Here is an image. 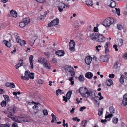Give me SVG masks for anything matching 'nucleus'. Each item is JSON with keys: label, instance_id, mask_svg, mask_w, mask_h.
Wrapping results in <instances>:
<instances>
[{"label": "nucleus", "instance_id": "f257e3e1", "mask_svg": "<svg viewBox=\"0 0 127 127\" xmlns=\"http://www.w3.org/2000/svg\"><path fill=\"white\" fill-rule=\"evenodd\" d=\"M9 118L12 119L15 122L21 123L22 121L25 122V120H24V118L19 116H15L13 114H11L8 116Z\"/></svg>", "mask_w": 127, "mask_h": 127}, {"label": "nucleus", "instance_id": "f03ea898", "mask_svg": "<svg viewBox=\"0 0 127 127\" xmlns=\"http://www.w3.org/2000/svg\"><path fill=\"white\" fill-rule=\"evenodd\" d=\"M114 22V19L109 18L105 19L102 22V24L106 27H109Z\"/></svg>", "mask_w": 127, "mask_h": 127}, {"label": "nucleus", "instance_id": "7ed1b4c3", "mask_svg": "<svg viewBox=\"0 0 127 127\" xmlns=\"http://www.w3.org/2000/svg\"><path fill=\"white\" fill-rule=\"evenodd\" d=\"M110 56L109 55H102L99 59V61L101 62H107L108 61Z\"/></svg>", "mask_w": 127, "mask_h": 127}, {"label": "nucleus", "instance_id": "20e7f679", "mask_svg": "<svg viewBox=\"0 0 127 127\" xmlns=\"http://www.w3.org/2000/svg\"><path fill=\"white\" fill-rule=\"evenodd\" d=\"M95 92L93 90L89 91L87 89L84 95L85 97H87L89 96H91L94 97L95 95Z\"/></svg>", "mask_w": 127, "mask_h": 127}, {"label": "nucleus", "instance_id": "39448f33", "mask_svg": "<svg viewBox=\"0 0 127 127\" xmlns=\"http://www.w3.org/2000/svg\"><path fill=\"white\" fill-rule=\"evenodd\" d=\"M59 23V20L57 18L53 20L49 23L48 26L49 27H51L58 25Z\"/></svg>", "mask_w": 127, "mask_h": 127}, {"label": "nucleus", "instance_id": "423d86ee", "mask_svg": "<svg viewBox=\"0 0 127 127\" xmlns=\"http://www.w3.org/2000/svg\"><path fill=\"white\" fill-rule=\"evenodd\" d=\"M16 109V107L15 106H13L11 107H9L8 108V110L9 112L8 115L12 114V113H15Z\"/></svg>", "mask_w": 127, "mask_h": 127}, {"label": "nucleus", "instance_id": "0eeeda50", "mask_svg": "<svg viewBox=\"0 0 127 127\" xmlns=\"http://www.w3.org/2000/svg\"><path fill=\"white\" fill-rule=\"evenodd\" d=\"M98 34L95 33H91L89 36V37L90 39L93 40L97 41Z\"/></svg>", "mask_w": 127, "mask_h": 127}, {"label": "nucleus", "instance_id": "6e6552de", "mask_svg": "<svg viewBox=\"0 0 127 127\" xmlns=\"http://www.w3.org/2000/svg\"><path fill=\"white\" fill-rule=\"evenodd\" d=\"M87 89L86 88L82 87L80 88L79 89V92L83 97L85 95V93Z\"/></svg>", "mask_w": 127, "mask_h": 127}, {"label": "nucleus", "instance_id": "1a4fd4ad", "mask_svg": "<svg viewBox=\"0 0 127 127\" xmlns=\"http://www.w3.org/2000/svg\"><path fill=\"white\" fill-rule=\"evenodd\" d=\"M107 4L109 6L111 7H114L116 5V2L112 0H108Z\"/></svg>", "mask_w": 127, "mask_h": 127}, {"label": "nucleus", "instance_id": "9d476101", "mask_svg": "<svg viewBox=\"0 0 127 127\" xmlns=\"http://www.w3.org/2000/svg\"><path fill=\"white\" fill-rule=\"evenodd\" d=\"M97 40L100 42H103L105 40V38L102 35L98 34Z\"/></svg>", "mask_w": 127, "mask_h": 127}, {"label": "nucleus", "instance_id": "9b49d317", "mask_svg": "<svg viewBox=\"0 0 127 127\" xmlns=\"http://www.w3.org/2000/svg\"><path fill=\"white\" fill-rule=\"evenodd\" d=\"M75 45L74 41L72 40H70L69 42V49L71 51L73 50Z\"/></svg>", "mask_w": 127, "mask_h": 127}, {"label": "nucleus", "instance_id": "f8f14e48", "mask_svg": "<svg viewBox=\"0 0 127 127\" xmlns=\"http://www.w3.org/2000/svg\"><path fill=\"white\" fill-rule=\"evenodd\" d=\"M92 58L90 56H88L85 59V62L88 65H89L91 64L92 60Z\"/></svg>", "mask_w": 127, "mask_h": 127}, {"label": "nucleus", "instance_id": "ddd939ff", "mask_svg": "<svg viewBox=\"0 0 127 127\" xmlns=\"http://www.w3.org/2000/svg\"><path fill=\"white\" fill-rule=\"evenodd\" d=\"M43 66L46 69H49L50 68V64L47 60L43 64Z\"/></svg>", "mask_w": 127, "mask_h": 127}, {"label": "nucleus", "instance_id": "4468645a", "mask_svg": "<svg viewBox=\"0 0 127 127\" xmlns=\"http://www.w3.org/2000/svg\"><path fill=\"white\" fill-rule=\"evenodd\" d=\"M122 103L124 106H125L127 105V94L124 95Z\"/></svg>", "mask_w": 127, "mask_h": 127}, {"label": "nucleus", "instance_id": "2eb2a0df", "mask_svg": "<svg viewBox=\"0 0 127 127\" xmlns=\"http://www.w3.org/2000/svg\"><path fill=\"white\" fill-rule=\"evenodd\" d=\"M10 14L11 16L13 17L16 18L17 15V12L13 10H12L10 12Z\"/></svg>", "mask_w": 127, "mask_h": 127}, {"label": "nucleus", "instance_id": "dca6fc26", "mask_svg": "<svg viewBox=\"0 0 127 127\" xmlns=\"http://www.w3.org/2000/svg\"><path fill=\"white\" fill-rule=\"evenodd\" d=\"M56 54L59 56H62L64 54V52L63 51L60 50L56 51Z\"/></svg>", "mask_w": 127, "mask_h": 127}, {"label": "nucleus", "instance_id": "f3484780", "mask_svg": "<svg viewBox=\"0 0 127 127\" xmlns=\"http://www.w3.org/2000/svg\"><path fill=\"white\" fill-rule=\"evenodd\" d=\"M23 60H19V64H17L15 66V67L16 69H18L21 66L23 65Z\"/></svg>", "mask_w": 127, "mask_h": 127}, {"label": "nucleus", "instance_id": "a211bd4d", "mask_svg": "<svg viewBox=\"0 0 127 127\" xmlns=\"http://www.w3.org/2000/svg\"><path fill=\"white\" fill-rule=\"evenodd\" d=\"M46 60L45 58L40 57L38 58V61L39 63L43 64Z\"/></svg>", "mask_w": 127, "mask_h": 127}, {"label": "nucleus", "instance_id": "6ab92c4d", "mask_svg": "<svg viewBox=\"0 0 127 127\" xmlns=\"http://www.w3.org/2000/svg\"><path fill=\"white\" fill-rule=\"evenodd\" d=\"M65 69L66 71L70 72L71 71H72V69H73V68L70 66H65Z\"/></svg>", "mask_w": 127, "mask_h": 127}, {"label": "nucleus", "instance_id": "aec40b11", "mask_svg": "<svg viewBox=\"0 0 127 127\" xmlns=\"http://www.w3.org/2000/svg\"><path fill=\"white\" fill-rule=\"evenodd\" d=\"M93 76L92 73L90 72H88L85 74V77L89 79L91 78Z\"/></svg>", "mask_w": 127, "mask_h": 127}, {"label": "nucleus", "instance_id": "412c9836", "mask_svg": "<svg viewBox=\"0 0 127 127\" xmlns=\"http://www.w3.org/2000/svg\"><path fill=\"white\" fill-rule=\"evenodd\" d=\"M29 73L30 72L29 71H25V80H28L29 79Z\"/></svg>", "mask_w": 127, "mask_h": 127}, {"label": "nucleus", "instance_id": "4be33fe9", "mask_svg": "<svg viewBox=\"0 0 127 127\" xmlns=\"http://www.w3.org/2000/svg\"><path fill=\"white\" fill-rule=\"evenodd\" d=\"M110 44L109 42L106 43L105 45L104 46V47L105 48V53H107L109 52V48L108 45Z\"/></svg>", "mask_w": 127, "mask_h": 127}, {"label": "nucleus", "instance_id": "5701e85b", "mask_svg": "<svg viewBox=\"0 0 127 127\" xmlns=\"http://www.w3.org/2000/svg\"><path fill=\"white\" fill-rule=\"evenodd\" d=\"M33 57L32 55H30L29 57V61L31 68L32 69L33 68Z\"/></svg>", "mask_w": 127, "mask_h": 127}, {"label": "nucleus", "instance_id": "b1692460", "mask_svg": "<svg viewBox=\"0 0 127 127\" xmlns=\"http://www.w3.org/2000/svg\"><path fill=\"white\" fill-rule=\"evenodd\" d=\"M3 42L8 47H10L11 46V44L10 42L8 41L4 40L3 41Z\"/></svg>", "mask_w": 127, "mask_h": 127}, {"label": "nucleus", "instance_id": "393cba45", "mask_svg": "<svg viewBox=\"0 0 127 127\" xmlns=\"http://www.w3.org/2000/svg\"><path fill=\"white\" fill-rule=\"evenodd\" d=\"M30 19L28 17H27L24 18L23 21L26 25H28L30 22Z\"/></svg>", "mask_w": 127, "mask_h": 127}, {"label": "nucleus", "instance_id": "a878e982", "mask_svg": "<svg viewBox=\"0 0 127 127\" xmlns=\"http://www.w3.org/2000/svg\"><path fill=\"white\" fill-rule=\"evenodd\" d=\"M113 83V81L110 79L107 80L106 82V84L108 86H110Z\"/></svg>", "mask_w": 127, "mask_h": 127}, {"label": "nucleus", "instance_id": "bb28decb", "mask_svg": "<svg viewBox=\"0 0 127 127\" xmlns=\"http://www.w3.org/2000/svg\"><path fill=\"white\" fill-rule=\"evenodd\" d=\"M72 93V91H69L67 92L66 95V97L67 98V99H70Z\"/></svg>", "mask_w": 127, "mask_h": 127}, {"label": "nucleus", "instance_id": "cd10ccee", "mask_svg": "<svg viewBox=\"0 0 127 127\" xmlns=\"http://www.w3.org/2000/svg\"><path fill=\"white\" fill-rule=\"evenodd\" d=\"M125 77H124V75H121L119 80L121 84H123L124 83V79Z\"/></svg>", "mask_w": 127, "mask_h": 127}, {"label": "nucleus", "instance_id": "c85d7f7f", "mask_svg": "<svg viewBox=\"0 0 127 127\" xmlns=\"http://www.w3.org/2000/svg\"><path fill=\"white\" fill-rule=\"evenodd\" d=\"M1 80L3 82H4L6 81V77L5 75H1Z\"/></svg>", "mask_w": 127, "mask_h": 127}, {"label": "nucleus", "instance_id": "c756f323", "mask_svg": "<svg viewBox=\"0 0 127 127\" xmlns=\"http://www.w3.org/2000/svg\"><path fill=\"white\" fill-rule=\"evenodd\" d=\"M112 11L113 12H116L117 13V14L118 16L120 15V10L119 8H115L114 10H113Z\"/></svg>", "mask_w": 127, "mask_h": 127}, {"label": "nucleus", "instance_id": "7c9ffc66", "mask_svg": "<svg viewBox=\"0 0 127 127\" xmlns=\"http://www.w3.org/2000/svg\"><path fill=\"white\" fill-rule=\"evenodd\" d=\"M78 79L81 82H83L85 79L84 76L82 75H80L78 78Z\"/></svg>", "mask_w": 127, "mask_h": 127}, {"label": "nucleus", "instance_id": "2f4dec72", "mask_svg": "<svg viewBox=\"0 0 127 127\" xmlns=\"http://www.w3.org/2000/svg\"><path fill=\"white\" fill-rule=\"evenodd\" d=\"M37 36H34L32 37L31 39L32 41H31V42L30 43V44L31 45L32 44L31 43H32V42H33L32 43V45H33L34 44L35 41L37 39Z\"/></svg>", "mask_w": 127, "mask_h": 127}, {"label": "nucleus", "instance_id": "473e14b6", "mask_svg": "<svg viewBox=\"0 0 127 127\" xmlns=\"http://www.w3.org/2000/svg\"><path fill=\"white\" fill-rule=\"evenodd\" d=\"M109 111L111 113H113L115 112V110L113 106H111L109 108Z\"/></svg>", "mask_w": 127, "mask_h": 127}, {"label": "nucleus", "instance_id": "72a5a7b5", "mask_svg": "<svg viewBox=\"0 0 127 127\" xmlns=\"http://www.w3.org/2000/svg\"><path fill=\"white\" fill-rule=\"evenodd\" d=\"M103 111V109L102 108H100L98 109V114L99 116H100L102 114Z\"/></svg>", "mask_w": 127, "mask_h": 127}, {"label": "nucleus", "instance_id": "f704fd0d", "mask_svg": "<svg viewBox=\"0 0 127 127\" xmlns=\"http://www.w3.org/2000/svg\"><path fill=\"white\" fill-rule=\"evenodd\" d=\"M118 45L120 47H121L123 44V40L122 39H119L118 41Z\"/></svg>", "mask_w": 127, "mask_h": 127}, {"label": "nucleus", "instance_id": "c9c22d12", "mask_svg": "<svg viewBox=\"0 0 127 127\" xmlns=\"http://www.w3.org/2000/svg\"><path fill=\"white\" fill-rule=\"evenodd\" d=\"M51 116L52 117V119L51 122L52 123H53L56 120L57 118L53 113L51 114Z\"/></svg>", "mask_w": 127, "mask_h": 127}, {"label": "nucleus", "instance_id": "e433bc0d", "mask_svg": "<svg viewBox=\"0 0 127 127\" xmlns=\"http://www.w3.org/2000/svg\"><path fill=\"white\" fill-rule=\"evenodd\" d=\"M86 3L89 6H92L93 5L92 1V0H87L86 1Z\"/></svg>", "mask_w": 127, "mask_h": 127}, {"label": "nucleus", "instance_id": "4c0bfd02", "mask_svg": "<svg viewBox=\"0 0 127 127\" xmlns=\"http://www.w3.org/2000/svg\"><path fill=\"white\" fill-rule=\"evenodd\" d=\"M28 104L30 105H32V104H35L37 105L39 104H40V103L38 102H35L33 101H32L31 102H29Z\"/></svg>", "mask_w": 127, "mask_h": 127}, {"label": "nucleus", "instance_id": "58836bf2", "mask_svg": "<svg viewBox=\"0 0 127 127\" xmlns=\"http://www.w3.org/2000/svg\"><path fill=\"white\" fill-rule=\"evenodd\" d=\"M3 96L6 101L8 102L10 100L9 97L7 95H3Z\"/></svg>", "mask_w": 127, "mask_h": 127}, {"label": "nucleus", "instance_id": "ea45409f", "mask_svg": "<svg viewBox=\"0 0 127 127\" xmlns=\"http://www.w3.org/2000/svg\"><path fill=\"white\" fill-rule=\"evenodd\" d=\"M20 41L18 43L20 44V45L21 46L24 45L26 43V41L24 40H22L21 39V40H20Z\"/></svg>", "mask_w": 127, "mask_h": 127}, {"label": "nucleus", "instance_id": "a19ab883", "mask_svg": "<svg viewBox=\"0 0 127 127\" xmlns=\"http://www.w3.org/2000/svg\"><path fill=\"white\" fill-rule=\"evenodd\" d=\"M79 23L78 21H76L74 24V26L75 28H77L79 27Z\"/></svg>", "mask_w": 127, "mask_h": 127}, {"label": "nucleus", "instance_id": "79ce46f5", "mask_svg": "<svg viewBox=\"0 0 127 127\" xmlns=\"http://www.w3.org/2000/svg\"><path fill=\"white\" fill-rule=\"evenodd\" d=\"M29 77V78H30L32 79H33L34 78L33 73H30V72Z\"/></svg>", "mask_w": 127, "mask_h": 127}, {"label": "nucleus", "instance_id": "37998d69", "mask_svg": "<svg viewBox=\"0 0 127 127\" xmlns=\"http://www.w3.org/2000/svg\"><path fill=\"white\" fill-rule=\"evenodd\" d=\"M26 25L25 24L23 21L20 22L19 24V26L23 28Z\"/></svg>", "mask_w": 127, "mask_h": 127}, {"label": "nucleus", "instance_id": "c03bdc74", "mask_svg": "<svg viewBox=\"0 0 127 127\" xmlns=\"http://www.w3.org/2000/svg\"><path fill=\"white\" fill-rule=\"evenodd\" d=\"M0 127H10V125L9 124L0 125Z\"/></svg>", "mask_w": 127, "mask_h": 127}, {"label": "nucleus", "instance_id": "a18cd8bd", "mask_svg": "<svg viewBox=\"0 0 127 127\" xmlns=\"http://www.w3.org/2000/svg\"><path fill=\"white\" fill-rule=\"evenodd\" d=\"M1 104L2 107H4L6 105V101L3 100L1 103Z\"/></svg>", "mask_w": 127, "mask_h": 127}, {"label": "nucleus", "instance_id": "49530a36", "mask_svg": "<svg viewBox=\"0 0 127 127\" xmlns=\"http://www.w3.org/2000/svg\"><path fill=\"white\" fill-rule=\"evenodd\" d=\"M118 119L116 118H114L113 119V122L114 123L116 124L118 122Z\"/></svg>", "mask_w": 127, "mask_h": 127}, {"label": "nucleus", "instance_id": "de8ad7c7", "mask_svg": "<svg viewBox=\"0 0 127 127\" xmlns=\"http://www.w3.org/2000/svg\"><path fill=\"white\" fill-rule=\"evenodd\" d=\"M43 112L44 115L47 116L48 114V112L46 109H44L43 110Z\"/></svg>", "mask_w": 127, "mask_h": 127}, {"label": "nucleus", "instance_id": "09e8293b", "mask_svg": "<svg viewBox=\"0 0 127 127\" xmlns=\"http://www.w3.org/2000/svg\"><path fill=\"white\" fill-rule=\"evenodd\" d=\"M117 28L119 30H121L122 29V27L121 25L119 24L117 25Z\"/></svg>", "mask_w": 127, "mask_h": 127}, {"label": "nucleus", "instance_id": "8fccbe9b", "mask_svg": "<svg viewBox=\"0 0 127 127\" xmlns=\"http://www.w3.org/2000/svg\"><path fill=\"white\" fill-rule=\"evenodd\" d=\"M119 64V62L118 61H116L114 66V67L115 68H117L118 67V65Z\"/></svg>", "mask_w": 127, "mask_h": 127}, {"label": "nucleus", "instance_id": "3c124183", "mask_svg": "<svg viewBox=\"0 0 127 127\" xmlns=\"http://www.w3.org/2000/svg\"><path fill=\"white\" fill-rule=\"evenodd\" d=\"M16 41L18 43L20 41V40H21V39L20 38V37L18 36H17L16 37Z\"/></svg>", "mask_w": 127, "mask_h": 127}, {"label": "nucleus", "instance_id": "603ef678", "mask_svg": "<svg viewBox=\"0 0 127 127\" xmlns=\"http://www.w3.org/2000/svg\"><path fill=\"white\" fill-rule=\"evenodd\" d=\"M113 116V115L112 114H109L105 116V118L106 119H107L108 118H110L111 117Z\"/></svg>", "mask_w": 127, "mask_h": 127}, {"label": "nucleus", "instance_id": "864d4df0", "mask_svg": "<svg viewBox=\"0 0 127 127\" xmlns=\"http://www.w3.org/2000/svg\"><path fill=\"white\" fill-rule=\"evenodd\" d=\"M95 103L96 104H97L98 105V106H99V102L98 101H97V100H95V98H96V99H97V98H98V97H97V96H95Z\"/></svg>", "mask_w": 127, "mask_h": 127}, {"label": "nucleus", "instance_id": "5fc2aeb1", "mask_svg": "<svg viewBox=\"0 0 127 127\" xmlns=\"http://www.w3.org/2000/svg\"><path fill=\"white\" fill-rule=\"evenodd\" d=\"M101 47V46L100 45L96 46V50L98 52H99V48H100Z\"/></svg>", "mask_w": 127, "mask_h": 127}, {"label": "nucleus", "instance_id": "6e6d98bb", "mask_svg": "<svg viewBox=\"0 0 127 127\" xmlns=\"http://www.w3.org/2000/svg\"><path fill=\"white\" fill-rule=\"evenodd\" d=\"M10 87L12 88H14L15 87V85L13 83H10Z\"/></svg>", "mask_w": 127, "mask_h": 127}, {"label": "nucleus", "instance_id": "4d7b16f0", "mask_svg": "<svg viewBox=\"0 0 127 127\" xmlns=\"http://www.w3.org/2000/svg\"><path fill=\"white\" fill-rule=\"evenodd\" d=\"M12 127H18L17 123L15 122L13 123Z\"/></svg>", "mask_w": 127, "mask_h": 127}, {"label": "nucleus", "instance_id": "13d9d810", "mask_svg": "<svg viewBox=\"0 0 127 127\" xmlns=\"http://www.w3.org/2000/svg\"><path fill=\"white\" fill-rule=\"evenodd\" d=\"M36 1L40 3H43L45 1V0H35Z\"/></svg>", "mask_w": 127, "mask_h": 127}, {"label": "nucleus", "instance_id": "bf43d9fd", "mask_svg": "<svg viewBox=\"0 0 127 127\" xmlns=\"http://www.w3.org/2000/svg\"><path fill=\"white\" fill-rule=\"evenodd\" d=\"M47 14V13L46 12H45L44 15L43 16H42V17H42L43 18L42 19L41 18H40L41 20H43L45 18V17L46 16V14Z\"/></svg>", "mask_w": 127, "mask_h": 127}, {"label": "nucleus", "instance_id": "052dcab7", "mask_svg": "<svg viewBox=\"0 0 127 127\" xmlns=\"http://www.w3.org/2000/svg\"><path fill=\"white\" fill-rule=\"evenodd\" d=\"M86 108V107L85 106L81 107L79 109V110L81 111H82L84 110Z\"/></svg>", "mask_w": 127, "mask_h": 127}, {"label": "nucleus", "instance_id": "680f3d73", "mask_svg": "<svg viewBox=\"0 0 127 127\" xmlns=\"http://www.w3.org/2000/svg\"><path fill=\"white\" fill-rule=\"evenodd\" d=\"M62 90H61L60 89H58V90H57V92L58 91V92L59 93L61 94H64V92H63Z\"/></svg>", "mask_w": 127, "mask_h": 127}, {"label": "nucleus", "instance_id": "e2e57ef3", "mask_svg": "<svg viewBox=\"0 0 127 127\" xmlns=\"http://www.w3.org/2000/svg\"><path fill=\"white\" fill-rule=\"evenodd\" d=\"M109 77L110 78H114L115 77V75L113 74H110L109 75Z\"/></svg>", "mask_w": 127, "mask_h": 127}, {"label": "nucleus", "instance_id": "0e129e2a", "mask_svg": "<svg viewBox=\"0 0 127 127\" xmlns=\"http://www.w3.org/2000/svg\"><path fill=\"white\" fill-rule=\"evenodd\" d=\"M113 48L115 49V50L117 51L118 50L117 48V45H114L113 46Z\"/></svg>", "mask_w": 127, "mask_h": 127}, {"label": "nucleus", "instance_id": "69168bd1", "mask_svg": "<svg viewBox=\"0 0 127 127\" xmlns=\"http://www.w3.org/2000/svg\"><path fill=\"white\" fill-rule=\"evenodd\" d=\"M63 100L65 101V102H66L67 101V99L65 96H63Z\"/></svg>", "mask_w": 127, "mask_h": 127}, {"label": "nucleus", "instance_id": "338daca9", "mask_svg": "<svg viewBox=\"0 0 127 127\" xmlns=\"http://www.w3.org/2000/svg\"><path fill=\"white\" fill-rule=\"evenodd\" d=\"M52 61L54 63H56L57 61V60L56 58H53L52 59Z\"/></svg>", "mask_w": 127, "mask_h": 127}, {"label": "nucleus", "instance_id": "774afa93", "mask_svg": "<svg viewBox=\"0 0 127 127\" xmlns=\"http://www.w3.org/2000/svg\"><path fill=\"white\" fill-rule=\"evenodd\" d=\"M124 58L126 60H127V53H125L123 55Z\"/></svg>", "mask_w": 127, "mask_h": 127}]
</instances>
